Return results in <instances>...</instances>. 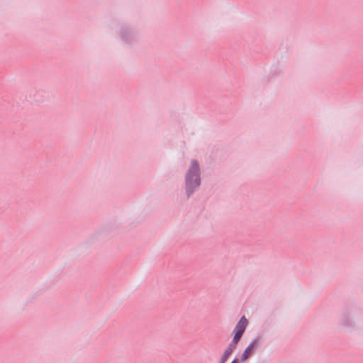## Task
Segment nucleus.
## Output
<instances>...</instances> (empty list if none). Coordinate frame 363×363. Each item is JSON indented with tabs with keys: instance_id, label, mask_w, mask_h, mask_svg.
Segmentation results:
<instances>
[{
	"instance_id": "obj_1",
	"label": "nucleus",
	"mask_w": 363,
	"mask_h": 363,
	"mask_svg": "<svg viewBox=\"0 0 363 363\" xmlns=\"http://www.w3.org/2000/svg\"><path fill=\"white\" fill-rule=\"evenodd\" d=\"M186 184L187 191L192 190L199 186L200 184L199 168L196 161H192L186 177Z\"/></svg>"
},
{
	"instance_id": "obj_2",
	"label": "nucleus",
	"mask_w": 363,
	"mask_h": 363,
	"mask_svg": "<svg viewBox=\"0 0 363 363\" xmlns=\"http://www.w3.org/2000/svg\"><path fill=\"white\" fill-rule=\"evenodd\" d=\"M247 325V320L242 317L235 328L234 342H239Z\"/></svg>"
},
{
	"instance_id": "obj_3",
	"label": "nucleus",
	"mask_w": 363,
	"mask_h": 363,
	"mask_svg": "<svg viewBox=\"0 0 363 363\" xmlns=\"http://www.w3.org/2000/svg\"><path fill=\"white\" fill-rule=\"evenodd\" d=\"M257 344V340H254L247 347L244 351L243 354L241 356V361L245 362L254 352L255 350L256 345Z\"/></svg>"
},
{
	"instance_id": "obj_4",
	"label": "nucleus",
	"mask_w": 363,
	"mask_h": 363,
	"mask_svg": "<svg viewBox=\"0 0 363 363\" xmlns=\"http://www.w3.org/2000/svg\"><path fill=\"white\" fill-rule=\"evenodd\" d=\"M238 343V342H234V340H233L232 342L228 345V348L225 350L223 354L222 362H225L226 359L229 357V356L233 353Z\"/></svg>"
},
{
	"instance_id": "obj_5",
	"label": "nucleus",
	"mask_w": 363,
	"mask_h": 363,
	"mask_svg": "<svg viewBox=\"0 0 363 363\" xmlns=\"http://www.w3.org/2000/svg\"><path fill=\"white\" fill-rule=\"evenodd\" d=\"M231 363H238L237 361L235 359Z\"/></svg>"
}]
</instances>
